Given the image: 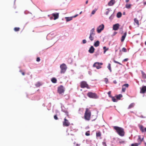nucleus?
Listing matches in <instances>:
<instances>
[{"instance_id":"obj_39","label":"nucleus","mask_w":146,"mask_h":146,"mask_svg":"<svg viewBox=\"0 0 146 146\" xmlns=\"http://www.w3.org/2000/svg\"><path fill=\"white\" fill-rule=\"evenodd\" d=\"M111 91H109L108 92V94L109 95V96L110 97V98H111L112 97V96H111Z\"/></svg>"},{"instance_id":"obj_33","label":"nucleus","mask_w":146,"mask_h":146,"mask_svg":"<svg viewBox=\"0 0 146 146\" xmlns=\"http://www.w3.org/2000/svg\"><path fill=\"white\" fill-rule=\"evenodd\" d=\"M111 98L112 101L113 102H117V100H116L114 97L112 96Z\"/></svg>"},{"instance_id":"obj_55","label":"nucleus","mask_w":146,"mask_h":146,"mask_svg":"<svg viewBox=\"0 0 146 146\" xmlns=\"http://www.w3.org/2000/svg\"><path fill=\"white\" fill-rule=\"evenodd\" d=\"M125 2L126 3H128L129 2V0H125Z\"/></svg>"},{"instance_id":"obj_3","label":"nucleus","mask_w":146,"mask_h":146,"mask_svg":"<svg viewBox=\"0 0 146 146\" xmlns=\"http://www.w3.org/2000/svg\"><path fill=\"white\" fill-rule=\"evenodd\" d=\"M87 95L89 98H91L97 99L98 98L96 94L92 92H88Z\"/></svg>"},{"instance_id":"obj_52","label":"nucleus","mask_w":146,"mask_h":146,"mask_svg":"<svg viewBox=\"0 0 146 146\" xmlns=\"http://www.w3.org/2000/svg\"><path fill=\"white\" fill-rule=\"evenodd\" d=\"M109 12V10H108V11L106 12V15H107Z\"/></svg>"},{"instance_id":"obj_43","label":"nucleus","mask_w":146,"mask_h":146,"mask_svg":"<svg viewBox=\"0 0 146 146\" xmlns=\"http://www.w3.org/2000/svg\"><path fill=\"white\" fill-rule=\"evenodd\" d=\"M123 86L126 87L127 88H128L129 86V84H125Z\"/></svg>"},{"instance_id":"obj_16","label":"nucleus","mask_w":146,"mask_h":146,"mask_svg":"<svg viewBox=\"0 0 146 146\" xmlns=\"http://www.w3.org/2000/svg\"><path fill=\"white\" fill-rule=\"evenodd\" d=\"M144 139V137H143L142 138H141V136L140 135L138 136V142H140V143Z\"/></svg>"},{"instance_id":"obj_22","label":"nucleus","mask_w":146,"mask_h":146,"mask_svg":"<svg viewBox=\"0 0 146 146\" xmlns=\"http://www.w3.org/2000/svg\"><path fill=\"white\" fill-rule=\"evenodd\" d=\"M139 128L140 130L141 131L143 132H144L145 131V129L144 128V127L143 125H140L139 126Z\"/></svg>"},{"instance_id":"obj_56","label":"nucleus","mask_w":146,"mask_h":146,"mask_svg":"<svg viewBox=\"0 0 146 146\" xmlns=\"http://www.w3.org/2000/svg\"><path fill=\"white\" fill-rule=\"evenodd\" d=\"M88 0H87V1H86V4H87L88 3Z\"/></svg>"},{"instance_id":"obj_6","label":"nucleus","mask_w":146,"mask_h":146,"mask_svg":"<svg viewBox=\"0 0 146 146\" xmlns=\"http://www.w3.org/2000/svg\"><path fill=\"white\" fill-rule=\"evenodd\" d=\"M63 126L64 127H68L70 124V123L65 117L64 119V121L62 122Z\"/></svg>"},{"instance_id":"obj_30","label":"nucleus","mask_w":146,"mask_h":146,"mask_svg":"<svg viewBox=\"0 0 146 146\" xmlns=\"http://www.w3.org/2000/svg\"><path fill=\"white\" fill-rule=\"evenodd\" d=\"M142 74L143 78L144 79L146 78V75L145 73L143 72L142 71Z\"/></svg>"},{"instance_id":"obj_17","label":"nucleus","mask_w":146,"mask_h":146,"mask_svg":"<svg viewBox=\"0 0 146 146\" xmlns=\"http://www.w3.org/2000/svg\"><path fill=\"white\" fill-rule=\"evenodd\" d=\"M90 34L95 35V29L93 28L90 31Z\"/></svg>"},{"instance_id":"obj_35","label":"nucleus","mask_w":146,"mask_h":146,"mask_svg":"<svg viewBox=\"0 0 146 146\" xmlns=\"http://www.w3.org/2000/svg\"><path fill=\"white\" fill-rule=\"evenodd\" d=\"M97 10V9H95L94 10L92 11V14L94 15L96 11Z\"/></svg>"},{"instance_id":"obj_50","label":"nucleus","mask_w":146,"mask_h":146,"mask_svg":"<svg viewBox=\"0 0 146 146\" xmlns=\"http://www.w3.org/2000/svg\"><path fill=\"white\" fill-rule=\"evenodd\" d=\"M102 144H103V145L104 146H107L106 143L105 142H103Z\"/></svg>"},{"instance_id":"obj_36","label":"nucleus","mask_w":146,"mask_h":146,"mask_svg":"<svg viewBox=\"0 0 146 146\" xmlns=\"http://www.w3.org/2000/svg\"><path fill=\"white\" fill-rule=\"evenodd\" d=\"M122 51L123 52H126L127 51V49L126 48H125L123 47V48L122 49Z\"/></svg>"},{"instance_id":"obj_29","label":"nucleus","mask_w":146,"mask_h":146,"mask_svg":"<svg viewBox=\"0 0 146 146\" xmlns=\"http://www.w3.org/2000/svg\"><path fill=\"white\" fill-rule=\"evenodd\" d=\"M134 21L135 23H136L137 25H139V21L136 18L134 19Z\"/></svg>"},{"instance_id":"obj_46","label":"nucleus","mask_w":146,"mask_h":146,"mask_svg":"<svg viewBox=\"0 0 146 146\" xmlns=\"http://www.w3.org/2000/svg\"><path fill=\"white\" fill-rule=\"evenodd\" d=\"M128 60H129V59L128 58H125L123 60V62H126V61H127Z\"/></svg>"},{"instance_id":"obj_5","label":"nucleus","mask_w":146,"mask_h":146,"mask_svg":"<svg viewBox=\"0 0 146 146\" xmlns=\"http://www.w3.org/2000/svg\"><path fill=\"white\" fill-rule=\"evenodd\" d=\"M103 63L102 62H96L93 65V67H96L97 69H99L102 68L101 66L102 65Z\"/></svg>"},{"instance_id":"obj_28","label":"nucleus","mask_w":146,"mask_h":146,"mask_svg":"<svg viewBox=\"0 0 146 146\" xmlns=\"http://www.w3.org/2000/svg\"><path fill=\"white\" fill-rule=\"evenodd\" d=\"M101 135V133L100 131L97 132L96 133V136L97 137H100Z\"/></svg>"},{"instance_id":"obj_58","label":"nucleus","mask_w":146,"mask_h":146,"mask_svg":"<svg viewBox=\"0 0 146 146\" xmlns=\"http://www.w3.org/2000/svg\"><path fill=\"white\" fill-rule=\"evenodd\" d=\"M145 131H146V127L145 129Z\"/></svg>"},{"instance_id":"obj_31","label":"nucleus","mask_w":146,"mask_h":146,"mask_svg":"<svg viewBox=\"0 0 146 146\" xmlns=\"http://www.w3.org/2000/svg\"><path fill=\"white\" fill-rule=\"evenodd\" d=\"M134 106V104L133 103H132L129 106L128 108V109H130L133 107Z\"/></svg>"},{"instance_id":"obj_2","label":"nucleus","mask_w":146,"mask_h":146,"mask_svg":"<svg viewBox=\"0 0 146 146\" xmlns=\"http://www.w3.org/2000/svg\"><path fill=\"white\" fill-rule=\"evenodd\" d=\"M91 113L90 110L89 108H86L84 115V119L87 121H89L90 119Z\"/></svg>"},{"instance_id":"obj_38","label":"nucleus","mask_w":146,"mask_h":146,"mask_svg":"<svg viewBox=\"0 0 146 146\" xmlns=\"http://www.w3.org/2000/svg\"><path fill=\"white\" fill-rule=\"evenodd\" d=\"M113 62H115V63H117V64H118L120 65H122V64L120 62H117V61H115V60H113Z\"/></svg>"},{"instance_id":"obj_47","label":"nucleus","mask_w":146,"mask_h":146,"mask_svg":"<svg viewBox=\"0 0 146 146\" xmlns=\"http://www.w3.org/2000/svg\"><path fill=\"white\" fill-rule=\"evenodd\" d=\"M86 40L84 39L82 40V43L83 44H85L86 43Z\"/></svg>"},{"instance_id":"obj_44","label":"nucleus","mask_w":146,"mask_h":146,"mask_svg":"<svg viewBox=\"0 0 146 146\" xmlns=\"http://www.w3.org/2000/svg\"><path fill=\"white\" fill-rule=\"evenodd\" d=\"M54 118L55 120H58V118L57 117V115H56L54 116Z\"/></svg>"},{"instance_id":"obj_18","label":"nucleus","mask_w":146,"mask_h":146,"mask_svg":"<svg viewBox=\"0 0 146 146\" xmlns=\"http://www.w3.org/2000/svg\"><path fill=\"white\" fill-rule=\"evenodd\" d=\"M100 42L99 41L97 40L95 42L94 44V46L95 47L98 46L99 45Z\"/></svg>"},{"instance_id":"obj_40","label":"nucleus","mask_w":146,"mask_h":146,"mask_svg":"<svg viewBox=\"0 0 146 146\" xmlns=\"http://www.w3.org/2000/svg\"><path fill=\"white\" fill-rule=\"evenodd\" d=\"M126 90V88L125 87H124V86H122V92H124Z\"/></svg>"},{"instance_id":"obj_61","label":"nucleus","mask_w":146,"mask_h":146,"mask_svg":"<svg viewBox=\"0 0 146 146\" xmlns=\"http://www.w3.org/2000/svg\"><path fill=\"white\" fill-rule=\"evenodd\" d=\"M82 12L81 11V12H80V14H81V13H82Z\"/></svg>"},{"instance_id":"obj_13","label":"nucleus","mask_w":146,"mask_h":146,"mask_svg":"<svg viewBox=\"0 0 146 146\" xmlns=\"http://www.w3.org/2000/svg\"><path fill=\"white\" fill-rule=\"evenodd\" d=\"M94 48L93 46H92L89 50V52L90 53H93L94 51Z\"/></svg>"},{"instance_id":"obj_14","label":"nucleus","mask_w":146,"mask_h":146,"mask_svg":"<svg viewBox=\"0 0 146 146\" xmlns=\"http://www.w3.org/2000/svg\"><path fill=\"white\" fill-rule=\"evenodd\" d=\"M127 35V32H125L123 34V35L121 38V42H123L124 41L126 36Z\"/></svg>"},{"instance_id":"obj_41","label":"nucleus","mask_w":146,"mask_h":146,"mask_svg":"<svg viewBox=\"0 0 146 146\" xmlns=\"http://www.w3.org/2000/svg\"><path fill=\"white\" fill-rule=\"evenodd\" d=\"M64 112L65 113L66 115L68 117H69L68 112L67 111H64Z\"/></svg>"},{"instance_id":"obj_23","label":"nucleus","mask_w":146,"mask_h":146,"mask_svg":"<svg viewBox=\"0 0 146 146\" xmlns=\"http://www.w3.org/2000/svg\"><path fill=\"white\" fill-rule=\"evenodd\" d=\"M131 4H127L125 5V7L128 9H130L131 7Z\"/></svg>"},{"instance_id":"obj_4","label":"nucleus","mask_w":146,"mask_h":146,"mask_svg":"<svg viewBox=\"0 0 146 146\" xmlns=\"http://www.w3.org/2000/svg\"><path fill=\"white\" fill-rule=\"evenodd\" d=\"M60 67L61 69V73H64L67 69V67L66 65L63 63L60 65Z\"/></svg>"},{"instance_id":"obj_25","label":"nucleus","mask_w":146,"mask_h":146,"mask_svg":"<svg viewBox=\"0 0 146 146\" xmlns=\"http://www.w3.org/2000/svg\"><path fill=\"white\" fill-rule=\"evenodd\" d=\"M42 85V84L40 82H38L35 84V86L36 87H40Z\"/></svg>"},{"instance_id":"obj_1","label":"nucleus","mask_w":146,"mask_h":146,"mask_svg":"<svg viewBox=\"0 0 146 146\" xmlns=\"http://www.w3.org/2000/svg\"><path fill=\"white\" fill-rule=\"evenodd\" d=\"M113 127L119 135L122 137L124 135L125 132L123 128L116 126H113Z\"/></svg>"},{"instance_id":"obj_37","label":"nucleus","mask_w":146,"mask_h":146,"mask_svg":"<svg viewBox=\"0 0 146 146\" xmlns=\"http://www.w3.org/2000/svg\"><path fill=\"white\" fill-rule=\"evenodd\" d=\"M85 135L86 136H88L90 135V131H87L85 133Z\"/></svg>"},{"instance_id":"obj_10","label":"nucleus","mask_w":146,"mask_h":146,"mask_svg":"<svg viewBox=\"0 0 146 146\" xmlns=\"http://www.w3.org/2000/svg\"><path fill=\"white\" fill-rule=\"evenodd\" d=\"M146 92V86H142V87L141 91L140 92V93H145Z\"/></svg>"},{"instance_id":"obj_34","label":"nucleus","mask_w":146,"mask_h":146,"mask_svg":"<svg viewBox=\"0 0 146 146\" xmlns=\"http://www.w3.org/2000/svg\"><path fill=\"white\" fill-rule=\"evenodd\" d=\"M106 46H104L103 47V49L104 50V54H105L106 52L108 50V48H107L106 50H105V49L106 48Z\"/></svg>"},{"instance_id":"obj_27","label":"nucleus","mask_w":146,"mask_h":146,"mask_svg":"<svg viewBox=\"0 0 146 146\" xmlns=\"http://www.w3.org/2000/svg\"><path fill=\"white\" fill-rule=\"evenodd\" d=\"M107 67L108 69L110 70V72H111L112 70L111 68V64L110 63L108 64Z\"/></svg>"},{"instance_id":"obj_59","label":"nucleus","mask_w":146,"mask_h":146,"mask_svg":"<svg viewBox=\"0 0 146 146\" xmlns=\"http://www.w3.org/2000/svg\"><path fill=\"white\" fill-rule=\"evenodd\" d=\"M145 45H146V41L145 42Z\"/></svg>"},{"instance_id":"obj_49","label":"nucleus","mask_w":146,"mask_h":146,"mask_svg":"<svg viewBox=\"0 0 146 146\" xmlns=\"http://www.w3.org/2000/svg\"><path fill=\"white\" fill-rule=\"evenodd\" d=\"M19 72L22 73V74L24 76V75H25V73L24 72H23L22 70H20Z\"/></svg>"},{"instance_id":"obj_60","label":"nucleus","mask_w":146,"mask_h":146,"mask_svg":"<svg viewBox=\"0 0 146 146\" xmlns=\"http://www.w3.org/2000/svg\"><path fill=\"white\" fill-rule=\"evenodd\" d=\"M145 145L146 146V143H145Z\"/></svg>"},{"instance_id":"obj_21","label":"nucleus","mask_w":146,"mask_h":146,"mask_svg":"<svg viewBox=\"0 0 146 146\" xmlns=\"http://www.w3.org/2000/svg\"><path fill=\"white\" fill-rule=\"evenodd\" d=\"M51 81L54 83H56L57 82V80L55 78H52Z\"/></svg>"},{"instance_id":"obj_20","label":"nucleus","mask_w":146,"mask_h":146,"mask_svg":"<svg viewBox=\"0 0 146 146\" xmlns=\"http://www.w3.org/2000/svg\"><path fill=\"white\" fill-rule=\"evenodd\" d=\"M122 97V95L121 94H120L118 95H117L116 96V98L117 100H119Z\"/></svg>"},{"instance_id":"obj_12","label":"nucleus","mask_w":146,"mask_h":146,"mask_svg":"<svg viewBox=\"0 0 146 146\" xmlns=\"http://www.w3.org/2000/svg\"><path fill=\"white\" fill-rule=\"evenodd\" d=\"M119 24L118 23L114 25L113 26V29L115 31L119 29Z\"/></svg>"},{"instance_id":"obj_8","label":"nucleus","mask_w":146,"mask_h":146,"mask_svg":"<svg viewBox=\"0 0 146 146\" xmlns=\"http://www.w3.org/2000/svg\"><path fill=\"white\" fill-rule=\"evenodd\" d=\"M58 92L59 94H62L64 92V89L62 85H61L58 87Z\"/></svg>"},{"instance_id":"obj_54","label":"nucleus","mask_w":146,"mask_h":146,"mask_svg":"<svg viewBox=\"0 0 146 146\" xmlns=\"http://www.w3.org/2000/svg\"><path fill=\"white\" fill-rule=\"evenodd\" d=\"M143 3L144 5H146V1H144Z\"/></svg>"},{"instance_id":"obj_24","label":"nucleus","mask_w":146,"mask_h":146,"mask_svg":"<svg viewBox=\"0 0 146 146\" xmlns=\"http://www.w3.org/2000/svg\"><path fill=\"white\" fill-rule=\"evenodd\" d=\"M65 19L67 22H68L71 20L72 19V17H65Z\"/></svg>"},{"instance_id":"obj_42","label":"nucleus","mask_w":146,"mask_h":146,"mask_svg":"<svg viewBox=\"0 0 146 146\" xmlns=\"http://www.w3.org/2000/svg\"><path fill=\"white\" fill-rule=\"evenodd\" d=\"M104 81L106 82V84H107L108 82V79L106 78H105L104 79Z\"/></svg>"},{"instance_id":"obj_32","label":"nucleus","mask_w":146,"mask_h":146,"mask_svg":"<svg viewBox=\"0 0 146 146\" xmlns=\"http://www.w3.org/2000/svg\"><path fill=\"white\" fill-rule=\"evenodd\" d=\"M20 28L19 27H16L14 28V30L15 31H19Z\"/></svg>"},{"instance_id":"obj_26","label":"nucleus","mask_w":146,"mask_h":146,"mask_svg":"<svg viewBox=\"0 0 146 146\" xmlns=\"http://www.w3.org/2000/svg\"><path fill=\"white\" fill-rule=\"evenodd\" d=\"M122 14L121 12H119L117 14V17L118 18H119L121 17Z\"/></svg>"},{"instance_id":"obj_19","label":"nucleus","mask_w":146,"mask_h":146,"mask_svg":"<svg viewBox=\"0 0 146 146\" xmlns=\"http://www.w3.org/2000/svg\"><path fill=\"white\" fill-rule=\"evenodd\" d=\"M95 35H92L90 34V36L89 37V39L91 40L92 41L94 39V36Z\"/></svg>"},{"instance_id":"obj_48","label":"nucleus","mask_w":146,"mask_h":146,"mask_svg":"<svg viewBox=\"0 0 146 146\" xmlns=\"http://www.w3.org/2000/svg\"><path fill=\"white\" fill-rule=\"evenodd\" d=\"M40 59L39 57H37L36 59V61L37 62H39L40 61Z\"/></svg>"},{"instance_id":"obj_11","label":"nucleus","mask_w":146,"mask_h":146,"mask_svg":"<svg viewBox=\"0 0 146 146\" xmlns=\"http://www.w3.org/2000/svg\"><path fill=\"white\" fill-rule=\"evenodd\" d=\"M59 13H53L52 14V15L54 17V20L58 18L59 17Z\"/></svg>"},{"instance_id":"obj_53","label":"nucleus","mask_w":146,"mask_h":146,"mask_svg":"<svg viewBox=\"0 0 146 146\" xmlns=\"http://www.w3.org/2000/svg\"><path fill=\"white\" fill-rule=\"evenodd\" d=\"M113 82L115 84H116L117 83V82L116 80H114L113 81Z\"/></svg>"},{"instance_id":"obj_9","label":"nucleus","mask_w":146,"mask_h":146,"mask_svg":"<svg viewBox=\"0 0 146 146\" xmlns=\"http://www.w3.org/2000/svg\"><path fill=\"white\" fill-rule=\"evenodd\" d=\"M104 27V25L102 24L100 25L97 28V31L98 33H100L102 31Z\"/></svg>"},{"instance_id":"obj_63","label":"nucleus","mask_w":146,"mask_h":146,"mask_svg":"<svg viewBox=\"0 0 146 146\" xmlns=\"http://www.w3.org/2000/svg\"><path fill=\"white\" fill-rule=\"evenodd\" d=\"M77 145H78V144H77Z\"/></svg>"},{"instance_id":"obj_57","label":"nucleus","mask_w":146,"mask_h":146,"mask_svg":"<svg viewBox=\"0 0 146 146\" xmlns=\"http://www.w3.org/2000/svg\"><path fill=\"white\" fill-rule=\"evenodd\" d=\"M78 15H77L75 16H74L73 17H77V16Z\"/></svg>"},{"instance_id":"obj_51","label":"nucleus","mask_w":146,"mask_h":146,"mask_svg":"<svg viewBox=\"0 0 146 146\" xmlns=\"http://www.w3.org/2000/svg\"><path fill=\"white\" fill-rule=\"evenodd\" d=\"M113 16H112V15H111L109 19H112L113 18Z\"/></svg>"},{"instance_id":"obj_15","label":"nucleus","mask_w":146,"mask_h":146,"mask_svg":"<svg viewBox=\"0 0 146 146\" xmlns=\"http://www.w3.org/2000/svg\"><path fill=\"white\" fill-rule=\"evenodd\" d=\"M115 3L114 0H111L108 3V5L110 6H112Z\"/></svg>"},{"instance_id":"obj_62","label":"nucleus","mask_w":146,"mask_h":146,"mask_svg":"<svg viewBox=\"0 0 146 146\" xmlns=\"http://www.w3.org/2000/svg\"><path fill=\"white\" fill-rule=\"evenodd\" d=\"M52 17H51L50 18V19H52Z\"/></svg>"},{"instance_id":"obj_45","label":"nucleus","mask_w":146,"mask_h":146,"mask_svg":"<svg viewBox=\"0 0 146 146\" xmlns=\"http://www.w3.org/2000/svg\"><path fill=\"white\" fill-rule=\"evenodd\" d=\"M131 146H138V144L137 143H135V144H132L131 145Z\"/></svg>"},{"instance_id":"obj_7","label":"nucleus","mask_w":146,"mask_h":146,"mask_svg":"<svg viewBox=\"0 0 146 146\" xmlns=\"http://www.w3.org/2000/svg\"><path fill=\"white\" fill-rule=\"evenodd\" d=\"M80 87L82 88H89L88 85L87 83L84 81L81 82L80 83Z\"/></svg>"}]
</instances>
